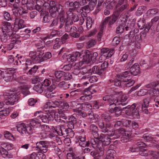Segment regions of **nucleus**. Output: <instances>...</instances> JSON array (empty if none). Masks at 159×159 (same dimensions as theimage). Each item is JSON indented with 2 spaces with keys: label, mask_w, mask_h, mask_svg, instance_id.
<instances>
[{
  "label": "nucleus",
  "mask_w": 159,
  "mask_h": 159,
  "mask_svg": "<svg viewBox=\"0 0 159 159\" xmlns=\"http://www.w3.org/2000/svg\"><path fill=\"white\" fill-rule=\"evenodd\" d=\"M28 8L27 6H20L16 11L18 14V17L20 16L24 18H26V15L28 13Z\"/></svg>",
  "instance_id": "27"
},
{
  "label": "nucleus",
  "mask_w": 159,
  "mask_h": 159,
  "mask_svg": "<svg viewBox=\"0 0 159 159\" xmlns=\"http://www.w3.org/2000/svg\"><path fill=\"white\" fill-rule=\"evenodd\" d=\"M49 9L51 16L53 17H55L57 16V13H58L56 7H52Z\"/></svg>",
  "instance_id": "52"
},
{
  "label": "nucleus",
  "mask_w": 159,
  "mask_h": 159,
  "mask_svg": "<svg viewBox=\"0 0 159 159\" xmlns=\"http://www.w3.org/2000/svg\"><path fill=\"white\" fill-rule=\"evenodd\" d=\"M15 22V24L13 29L15 32L18 31L19 30L21 29L24 27V20L20 18L16 17Z\"/></svg>",
  "instance_id": "24"
},
{
  "label": "nucleus",
  "mask_w": 159,
  "mask_h": 159,
  "mask_svg": "<svg viewBox=\"0 0 159 159\" xmlns=\"http://www.w3.org/2000/svg\"><path fill=\"white\" fill-rule=\"evenodd\" d=\"M75 112L80 116H81L83 117H86L87 115H88L89 118L92 120H94V114L92 111L90 112L86 113L85 112L83 111L80 109H78L75 110Z\"/></svg>",
  "instance_id": "28"
},
{
  "label": "nucleus",
  "mask_w": 159,
  "mask_h": 159,
  "mask_svg": "<svg viewBox=\"0 0 159 159\" xmlns=\"http://www.w3.org/2000/svg\"><path fill=\"white\" fill-rule=\"evenodd\" d=\"M114 131L112 130L111 131H108L107 133L106 134H101L100 135V145H102L103 148H100V156L103 155L104 153V150L106 146L110 144V143L109 138L107 136H114V138H117L116 134ZM117 134H118L117 133Z\"/></svg>",
  "instance_id": "3"
},
{
  "label": "nucleus",
  "mask_w": 159,
  "mask_h": 159,
  "mask_svg": "<svg viewBox=\"0 0 159 159\" xmlns=\"http://www.w3.org/2000/svg\"><path fill=\"white\" fill-rule=\"evenodd\" d=\"M90 129L93 132L94 139H92L91 143L93 148L97 150H99V138L98 133V129L95 125L92 124L90 126Z\"/></svg>",
  "instance_id": "6"
},
{
  "label": "nucleus",
  "mask_w": 159,
  "mask_h": 159,
  "mask_svg": "<svg viewBox=\"0 0 159 159\" xmlns=\"http://www.w3.org/2000/svg\"><path fill=\"white\" fill-rule=\"evenodd\" d=\"M150 88L149 93L151 97H157L159 94V91L156 90L153 87Z\"/></svg>",
  "instance_id": "49"
},
{
  "label": "nucleus",
  "mask_w": 159,
  "mask_h": 159,
  "mask_svg": "<svg viewBox=\"0 0 159 159\" xmlns=\"http://www.w3.org/2000/svg\"><path fill=\"white\" fill-rule=\"evenodd\" d=\"M102 119L106 122L109 121L111 120L110 116L106 112L102 114Z\"/></svg>",
  "instance_id": "55"
},
{
  "label": "nucleus",
  "mask_w": 159,
  "mask_h": 159,
  "mask_svg": "<svg viewBox=\"0 0 159 159\" xmlns=\"http://www.w3.org/2000/svg\"><path fill=\"white\" fill-rule=\"evenodd\" d=\"M11 42L10 43L7 44L6 46L3 47V48L2 49V45H0V49H1V51L5 53L7 51L11 50L13 48L15 43L17 44L20 42L17 39H14V38H13V39L11 41Z\"/></svg>",
  "instance_id": "19"
},
{
  "label": "nucleus",
  "mask_w": 159,
  "mask_h": 159,
  "mask_svg": "<svg viewBox=\"0 0 159 159\" xmlns=\"http://www.w3.org/2000/svg\"><path fill=\"white\" fill-rule=\"evenodd\" d=\"M108 109L110 112L115 113L116 116H118L121 114L120 107L114 106V105H110Z\"/></svg>",
  "instance_id": "32"
},
{
  "label": "nucleus",
  "mask_w": 159,
  "mask_h": 159,
  "mask_svg": "<svg viewBox=\"0 0 159 159\" xmlns=\"http://www.w3.org/2000/svg\"><path fill=\"white\" fill-rule=\"evenodd\" d=\"M44 93L45 94V96L48 98H51L54 97L55 95V93L51 91H47L46 90H44Z\"/></svg>",
  "instance_id": "59"
},
{
  "label": "nucleus",
  "mask_w": 159,
  "mask_h": 159,
  "mask_svg": "<svg viewBox=\"0 0 159 159\" xmlns=\"http://www.w3.org/2000/svg\"><path fill=\"white\" fill-rule=\"evenodd\" d=\"M43 56L40 58V62L47 60L48 59H50L52 57V53L48 52L45 53L43 52Z\"/></svg>",
  "instance_id": "45"
},
{
  "label": "nucleus",
  "mask_w": 159,
  "mask_h": 159,
  "mask_svg": "<svg viewBox=\"0 0 159 159\" xmlns=\"http://www.w3.org/2000/svg\"><path fill=\"white\" fill-rule=\"evenodd\" d=\"M55 7H56V8H57V11L59 14L58 17L60 20L61 17L66 16V15L65 14L64 11L63 9L62 6L60 4H57Z\"/></svg>",
  "instance_id": "36"
},
{
  "label": "nucleus",
  "mask_w": 159,
  "mask_h": 159,
  "mask_svg": "<svg viewBox=\"0 0 159 159\" xmlns=\"http://www.w3.org/2000/svg\"><path fill=\"white\" fill-rule=\"evenodd\" d=\"M129 71H126L121 73L119 77L122 81L124 82V85L127 87H130L133 85L135 83V81L131 79Z\"/></svg>",
  "instance_id": "7"
},
{
  "label": "nucleus",
  "mask_w": 159,
  "mask_h": 159,
  "mask_svg": "<svg viewBox=\"0 0 159 159\" xmlns=\"http://www.w3.org/2000/svg\"><path fill=\"white\" fill-rule=\"evenodd\" d=\"M32 83L34 84V89L39 93H42V89L41 88V82L39 81V78L38 76L34 77L32 80Z\"/></svg>",
  "instance_id": "21"
},
{
  "label": "nucleus",
  "mask_w": 159,
  "mask_h": 159,
  "mask_svg": "<svg viewBox=\"0 0 159 159\" xmlns=\"http://www.w3.org/2000/svg\"><path fill=\"white\" fill-rule=\"evenodd\" d=\"M29 68H30V69L27 73V74L29 76H31L32 75H34L35 74L39 69V67L38 66L35 65L30 67L28 68V69Z\"/></svg>",
  "instance_id": "41"
},
{
  "label": "nucleus",
  "mask_w": 159,
  "mask_h": 159,
  "mask_svg": "<svg viewBox=\"0 0 159 159\" xmlns=\"http://www.w3.org/2000/svg\"><path fill=\"white\" fill-rule=\"evenodd\" d=\"M98 53L94 52L93 54L89 50L85 51V55H82L78 52L73 53L71 54H69L67 56V60L68 61L73 62L77 60L80 61L79 63L80 66L86 64H92L94 63L96 60Z\"/></svg>",
  "instance_id": "2"
},
{
  "label": "nucleus",
  "mask_w": 159,
  "mask_h": 159,
  "mask_svg": "<svg viewBox=\"0 0 159 159\" xmlns=\"http://www.w3.org/2000/svg\"><path fill=\"white\" fill-rule=\"evenodd\" d=\"M118 17L112 15L111 18L110 17L106 18L101 25V28L100 29V39L101 38V32H103V30L106 28L107 22L109 21V25H111L114 23L117 19Z\"/></svg>",
  "instance_id": "15"
},
{
  "label": "nucleus",
  "mask_w": 159,
  "mask_h": 159,
  "mask_svg": "<svg viewBox=\"0 0 159 159\" xmlns=\"http://www.w3.org/2000/svg\"><path fill=\"white\" fill-rule=\"evenodd\" d=\"M143 138L148 142L154 143L157 142L159 143L158 141L155 140V138L153 137L152 136L148 134H144L143 136Z\"/></svg>",
  "instance_id": "40"
},
{
  "label": "nucleus",
  "mask_w": 159,
  "mask_h": 159,
  "mask_svg": "<svg viewBox=\"0 0 159 159\" xmlns=\"http://www.w3.org/2000/svg\"><path fill=\"white\" fill-rule=\"evenodd\" d=\"M136 104L134 103L131 106L128 105L124 107L123 110L125 111V113L129 116H132L133 118H135L139 116L138 111L135 108Z\"/></svg>",
  "instance_id": "10"
},
{
  "label": "nucleus",
  "mask_w": 159,
  "mask_h": 159,
  "mask_svg": "<svg viewBox=\"0 0 159 159\" xmlns=\"http://www.w3.org/2000/svg\"><path fill=\"white\" fill-rule=\"evenodd\" d=\"M59 103L60 102L57 101L48 102L44 106L43 110L47 112H55L57 108L59 105Z\"/></svg>",
  "instance_id": "11"
},
{
  "label": "nucleus",
  "mask_w": 159,
  "mask_h": 159,
  "mask_svg": "<svg viewBox=\"0 0 159 159\" xmlns=\"http://www.w3.org/2000/svg\"><path fill=\"white\" fill-rule=\"evenodd\" d=\"M86 136L84 134H82L78 137V143L81 147L84 148L86 147L89 146L90 144L89 141H86Z\"/></svg>",
  "instance_id": "23"
},
{
  "label": "nucleus",
  "mask_w": 159,
  "mask_h": 159,
  "mask_svg": "<svg viewBox=\"0 0 159 159\" xmlns=\"http://www.w3.org/2000/svg\"><path fill=\"white\" fill-rule=\"evenodd\" d=\"M43 52H40L37 54L36 51H30L29 53V57L32 61L35 63H40V58L43 56Z\"/></svg>",
  "instance_id": "20"
},
{
  "label": "nucleus",
  "mask_w": 159,
  "mask_h": 159,
  "mask_svg": "<svg viewBox=\"0 0 159 159\" xmlns=\"http://www.w3.org/2000/svg\"><path fill=\"white\" fill-rule=\"evenodd\" d=\"M146 87L149 88L153 87L156 90L159 91V81L152 82L148 84L146 86Z\"/></svg>",
  "instance_id": "50"
},
{
  "label": "nucleus",
  "mask_w": 159,
  "mask_h": 159,
  "mask_svg": "<svg viewBox=\"0 0 159 159\" xmlns=\"http://www.w3.org/2000/svg\"><path fill=\"white\" fill-rule=\"evenodd\" d=\"M1 148H5L6 150H10L13 148V145L9 143H2L1 144Z\"/></svg>",
  "instance_id": "51"
},
{
  "label": "nucleus",
  "mask_w": 159,
  "mask_h": 159,
  "mask_svg": "<svg viewBox=\"0 0 159 159\" xmlns=\"http://www.w3.org/2000/svg\"><path fill=\"white\" fill-rule=\"evenodd\" d=\"M45 2V10H48L50 8L52 7H55L56 5V2L54 1H50L49 0H43Z\"/></svg>",
  "instance_id": "34"
},
{
  "label": "nucleus",
  "mask_w": 159,
  "mask_h": 159,
  "mask_svg": "<svg viewBox=\"0 0 159 159\" xmlns=\"http://www.w3.org/2000/svg\"><path fill=\"white\" fill-rule=\"evenodd\" d=\"M66 14V16L73 21V22H77L79 20L80 18L78 15L75 13H73L71 11H67Z\"/></svg>",
  "instance_id": "30"
},
{
  "label": "nucleus",
  "mask_w": 159,
  "mask_h": 159,
  "mask_svg": "<svg viewBox=\"0 0 159 159\" xmlns=\"http://www.w3.org/2000/svg\"><path fill=\"white\" fill-rule=\"evenodd\" d=\"M51 128L52 131L53 133H56L58 135L64 137L68 136H71V137H73L75 134L72 130L65 128L63 125L51 127Z\"/></svg>",
  "instance_id": "4"
},
{
  "label": "nucleus",
  "mask_w": 159,
  "mask_h": 159,
  "mask_svg": "<svg viewBox=\"0 0 159 159\" xmlns=\"http://www.w3.org/2000/svg\"><path fill=\"white\" fill-rule=\"evenodd\" d=\"M13 27L11 25V23L8 22H5L2 26V31L3 33H6L9 36H12L15 32L13 29Z\"/></svg>",
  "instance_id": "14"
},
{
  "label": "nucleus",
  "mask_w": 159,
  "mask_h": 159,
  "mask_svg": "<svg viewBox=\"0 0 159 159\" xmlns=\"http://www.w3.org/2000/svg\"><path fill=\"white\" fill-rule=\"evenodd\" d=\"M50 80L49 79H45L43 81L41 82V84L42 85H41L40 87L42 89V93L44 91V90H46V89L51 84Z\"/></svg>",
  "instance_id": "38"
},
{
  "label": "nucleus",
  "mask_w": 159,
  "mask_h": 159,
  "mask_svg": "<svg viewBox=\"0 0 159 159\" xmlns=\"http://www.w3.org/2000/svg\"><path fill=\"white\" fill-rule=\"evenodd\" d=\"M96 3V0L89 2V5L83 7L81 8L79 11V13H80L81 16L86 17L87 13H89L90 11L93 10Z\"/></svg>",
  "instance_id": "12"
},
{
  "label": "nucleus",
  "mask_w": 159,
  "mask_h": 159,
  "mask_svg": "<svg viewBox=\"0 0 159 159\" xmlns=\"http://www.w3.org/2000/svg\"><path fill=\"white\" fill-rule=\"evenodd\" d=\"M49 143L46 141H41L38 142L36 143V148L39 149L40 151L43 153H46L48 151Z\"/></svg>",
  "instance_id": "17"
},
{
  "label": "nucleus",
  "mask_w": 159,
  "mask_h": 159,
  "mask_svg": "<svg viewBox=\"0 0 159 159\" xmlns=\"http://www.w3.org/2000/svg\"><path fill=\"white\" fill-rule=\"evenodd\" d=\"M130 72L131 75L134 76L137 75L140 73V68L137 63L134 64L130 69Z\"/></svg>",
  "instance_id": "31"
},
{
  "label": "nucleus",
  "mask_w": 159,
  "mask_h": 159,
  "mask_svg": "<svg viewBox=\"0 0 159 159\" xmlns=\"http://www.w3.org/2000/svg\"><path fill=\"white\" fill-rule=\"evenodd\" d=\"M10 2L8 3L9 6L12 8V11L13 14L16 17H18V14L16 11L20 7V0H7Z\"/></svg>",
  "instance_id": "16"
},
{
  "label": "nucleus",
  "mask_w": 159,
  "mask_h": 159,
  "mask_svg": "<svg viewBox=\"0 0 159 159\" xmlns=\"http://www.w3.org/2000/svg\"><path fill=\"white\" fill-rule=\"evenodd\" d=\"M77 121L76 119L74 116L72 115L71 116L68 117V119L66 121H64L65 123L68 122L67 126L69 129L72 130L74 129V126L77 123Z\"/></svg>",
  "instance_id": "26"
},
{
  "label": "nucleus",
  "mask_w": 159,
  "mask_h": 159,
  "mask_svg": "<svg viewBox=\"0 0 159 159\" xmlns=\"http://www.w3.org/2000/svg\"><path fill=\"white\" fill-rule=\"evenodd\" d=\"M60 24L59 26L60 29H61L64 25L65 23V28L66 31L67 32H71L74 31H76L77 29L76 27L72 25L73 21L70 20L67 16L61 17L60 20Z\"/></svg>",
  "instance_id": "5"
},
{
  "label": "nucleus",
  "mask_w": 159,
  "mask_h": 159,
  "mask_svg": "<svg viewBox=\"0 0 159 159\" xmlns=\"http://www.w3.org/2000/svg\"><path fill=\"white\" fill-rule=\"evenodd\" d=\"M114 152V150L113 149H109L107 151V158L108 159H114L113 153Z\"/></svg>",
  "instance_id": "60"
},
{
  "label": "nucleus",
  "mask_w": 159,
  "mask_h": 159,
  "mask_svg": "<svg viewBox=\"0 0 159 159\" xmlns=\"http://www.w3.org/2000/svg\"><path fill=\"white\" fill-rule=\"evenodd\" d=\"M78 109L80 110L81 108ZM81 109L83 111H88V112H90V111H92V106L91 104L89 103H84L82 104Z\"/></svg>",
  "instance_id": "39"
},
{
  "label": "nucleus",
  "mask_w": 159,
  "mask_h": 159,
  "mask_svg": "<svg viewBox=\"0 0 159 159\" xmlns=\"http://www.w3.org/2000/svg\"><path fill=\"white\" fill-rule=\"evenodd\" d=\"M118 134H117V138H118L122 135L121 138V141L123 143H126L130 139L131 133L129 131H125L123 128H120L118 131Z\"/></svg>",
  "instance_id": "13"
},
{
  "label": "nucleus",
  "mask_w": 159,
  "mask_h": 159,
  "mask_svg": "<svg viewBox=\"0 0 159 159\" xmlns=\"http://www.w3.org/2000/svg\"><path fill=\"white\" fill-rule=\"evenodd\" d=\"M14 70H9L7 73L4 75V72L0 70V79L6 81H11L13 78Z\"/></svg>",
  "instance_id": "18"
},
{
  "label": "nucleus",
  "mask_w": 159,
  "mask_h": 159,
  "mask_svg": "<svg viewBox=\"0 0 159 159\" xmlns=\"http://www.w3.org/2000/svg\"><path fill=\"white\" fill-rule=\"evenodd\" d=\"M108 102L110 105H114V106H115L116 105H118V100L116 98H115L114 97L110 95Z\"/></svg>",
  "instance_id": "47"
},
{
  "label": "nucleus",
  "mask_w": 159,
  "mask_h": 159,
  "mask_svg": "<svg viewBox=\"0 0 159 159\" xmlns=\"http://www.w3.org/2000/svg\"><path fill=\"white\" fill-rule=\"evenodd\" d=\"M30 147V145L28 143L22 144L19 148L18 151H25L27 150Z\"/></svg>",
  "instance_id": "61"
},
{
  "label": "nucleus",
  "mask_w": 159,
  "mask_h": 159,
  "mask_svg": "<svg viewBox=\"0 0 159 159\" xmlns=\"http://www.w3.org/2000/svg\"><path fill=\"white\" fill-rule=\"evenodd\" d=\"M86 27L88 29H90L92 27L93 23L92 18L89 16L86 17Z\"/></svg>",
  "instance_id": "56"
},
{
  "label": "nucleus",
  "mask_w": 159,
  "mask_h": 159,
  "mask_svg": "<svg viewBox=\"0 0 159 159\" xmlns=\"http://www.w3.org/2000/svg\"><path fill=\"white\" fill-rule=\"evenodd\" d=\"M70 84L64 81L60 82L57 85V87L61 90H66L70 88Z\"/></svg>",
  "instance_id": "37"
},
{
  "label": "nucleus",
  "mask_w": 159,
  "mask_h": 159,
  "mask_svg": "<svg viewBox=\"0 0 159 159\" xmlns=\"http://www.w3.org/2000/svg\"><path fill=\"white\" fill-rule=\"evenodd\" d=\"M89 72L90 73L92 72L94 74H97L99 75V67L98 66H94L92 69L91 70L90 69Z\"/></svg>",
  "instance_id": "64"
},
{
  "label": "nucleus",
  "mask_w": 159,
  "mask_h": 159,
  "mask_svg": "<svg viewBox=\"0 0 159 159\" xmlns=\"http://www.w3.org/2000/svg\"><path fill=\"white\" fill-rule=\"evenodd\" d=\"M29 126H30L34 130V127H37L40 126V122L38 119H31L30 122Z\"/></svg>",
  "instance_id": "42"
},
{
  "label": "nucleus",
  "mask_w": 159,
  "mask_h": 159,
  "mask_svg": "<svg viewBox=\"0 0 159 159\" xmlns=\"http://www.w3.org/2000/svg\"><path fill=\"white\" fill-rule=\"evenodd\" d=\"M72 67V65L70 64L61 65L60 66L61 69L63 71H69L70 70Z\"/></svg>",
  "instance_id": "58"
},
{
  "label": "nucleus",
  "mask_w": 159,
  "mask_h": 159,
  "mask_svg": "<svg viewBox=\"0 0 159 159\" xmlns=\"http://www.w3.org/2000/svg\"><path fill=\"white\" fill-rule=\"evenodd\" d=\"M110 81L111 84L116 86H119L121 85H124V82H122L120 77H118V79H116L114 80L111 79Z\"/></svg>",
  "instance_id": "48"
},
{
  "label": "nucleus",
  "mask_w": 159,
  "mask_h": 159,
  "mask_svg": "<svg viewBox=\"0 0 159 159\" xmlns=\"http://www.w3.org/2000/svg\"><path fill=\"white\" fill-rule=\"evenodd\" d=\"M4 134L5 137L9 140H12L14 139L12 134L8 131H5Z\"/></svg>",
  "instance_id": "62"
},
{
  "label": "nucleus",
  "mask_w": 159,
  "mask_h": 159,
  "mask_svg": "<svg viewBox=\"0 0 159 159\" xmlns=\"http://www.w3.org/2000/svg\"><path fill=\"white\" fill-rule=\"evenodd\" d=\"M32 60H31L30 58H27L26 61L25 65L26 68L28 69V68L34 65H35L34 64V62L32 61Z\"/></svg>",
  "instance_id": "63"
},
{
  "label": "nucleus",
  "mask_w": 159,
  "mask_h": 159,
  "mask_svg": "<svg viewBox=\"0 0 159 159\" xmlns=\"http://www.w3.org/2000/svg\"><path fill=\"white\" fill-rule=\"evenodd\" d=\"M93 86L91 85L88 88L85 89L84 90V92L83 93L84 96H82L80 97L81 100L86 101L92 99V96L91 95L92 92L91 88Z\"/></svg>",
  "instance_id": "22"
},
{
  "label": "nucleus",
  "mask_w": 159,
  "mask_h": 159,
  "mask_svg": "<svg viewBox=\"0 0 159 159\" xmlns=\"http://www.w3.org/2000/svg\"><path fill=\"white\" fill-rule=\"evenodd\" d=\"M146 7L144 6H142L139 7L136 12L137 15L138 16H141L146 10Z\"/></svg>",
  "instance_id": "57"
},
{
  "label": "nucleus",
  "mask_w": 159,
  "mask_h": 159,
  "mask_svg": "<svg viewBox=\"0 0 159 159\" xmlns=\"http://www.w3.org/2000/svg\"><path fill=\"white\" fill-rule=\"evenodd\" d=\"M64 72L63 71H57L54 73L55 78L54 76H49V79L52 80L53 83H56V82H58L61 78L63 77Z\"/></svg>",
  "instance_id": "25"
},
{
  "label": "nucleus",
  "mask_w": 159,
  "mask_h": 159,
  "mask_svg": "<svg viewBox=\"0 0 159 159\" xmlns=\"http://www.w3.org/2000/svg\"><path fill=\"white\" fill-rule=\"evenodd\" d=\"M127 98L128 97L126 95L124 94L122 95L120 98L118 100V105H121L123 106L125 105L128 103V102L127 101Z\"/></svg>",
  "instance_id": "46"
},
{
  "label": "nucleus",
  "mask_w": 159,
  "mask_h": 159,
  "mask_svg": "<svg viewBox=\"0 0 159 159\" xmlns=\"http://www.w3.org/2000/svg\"><path fill=\"white\" fill-rule=\"evenodd\" d=\"M45 2L43 0H36L35 5L36 10L39 12L43 11L45 10Z\"/></svg>",
  "instance_id": "29"
},
{
  "label": "nucleus",
  "mask_w": 159,
  "mask_h": 159,
  "mask_svg": "<svg viewBox=\"0 0 159 159\" xmlns=\"http://www.w3.org/2000/svg\"><path fill=\"white\" fill-rule=\"evenodd\" d=\"M53 114L51 113H43L41 111H36L34 113V116L40 119L42 122L45 123H48L53 120Z\"/></svg>",
  "instance_id": "8"
},
{
  "label": "nucleus",
  "mask_w": 159,
  "mask_h": 159,
  "mask_svg": "<svg viewBox=\"0 0 159 159\" xmlns=\"http://www.w3.org/2000/svg\"><path fill=\"white\" fill-rule=\"evenodd\" d=\"M1 149V156H2L4 158H10L12 157L10 153H9L7 150L5 148H1L0 147Z\"/></svg>",
  "instance_id": "43"
},
{
  "label": "nucleus",
  "mask_w": 159,
  "mask_h": 159,
  "mask_svg": "<svg viewBox=\"0 0 159 159\" xmlns=\"http://www.w3.org/2000/svg\"><path fill=\"white\" fill-rule=\"evenodd\" d=\"M9 113L10 110L8 108L0 111V118H2L3 117L7 116Z\"/></svg>",
  "instance_id": "53"
},
{
  "label": "nucleus",
  "mask_w": 159,
  "mask_h": 159,
  "mask_svg": "<svg viewBox=\"0 0 159 159\" xmlns=\"http://www.w3.org/2000/svg\"><path fill=\"white\" fill-rule=\"evenodd\" d=\"M18 131L22 135L28 136L34 132V129L29 125H26L24 123H21L17 126Z\"/></svg>",
  "instance_id": "9"
},
{
  "label": "nucleus",
  "mask_w": 159,
  "mask_h": 159,
  "mask_svg": "<svg viewBox=\"0 0 159 159\" xmlns=\"http://www.w3.org/2000/svg\"><path fill=\"white\" fill-rule=\"evenodd\" d=\"M30 93L28 85H24L20 86L17 91L11 93L4 94L1 96V98H4V102L6 105H12L18 101L21 96V94L23 95L24 97H25Z\"/></svg>",
  "instance_id": "1"
},
{
  "label": "nucleus",
  "mask_w": 159,
  "mask_h": 159,
  "mask_svg": "<svg viewBox=\"0 0 159 159\" xmlns=\"http://www.w3.org/2000/svg\"><path fill=\"white\" fill-rule=\"evenodd\" d=\"M43 152H39L37 153L34 152L32 153L35 154V156H34L35 159H36V157H37L39 159H45L46 156Z\"/></svg>",
  "instance_id": "54"
},
{
  "label": "nucleus",
  "mask_w": 159,
  "mask_h": 159,
  "mask_svg": "<svg viewBox=\"0 0 159 159\" xmlns=\"http://www.w3.org/2000/svg\"><path fill=\"white\" fill-rule=\"evenodd\" d=\"M50 24L49 27L50 28L53 29H57L58 30L60 29L59 28L60 23H59V19L57 18H54L51 20L50 22Z\"/></svg>",
  "instance_id": "33"
},
{
  "label": "nucleus",
  "mask_w": 159,
  "mask_h": 159,
  "mask_svg": "<svg viewBox=\"0 0 159 159\" xmlns=\"http://www.w3.org/2000/svg\"><path fill=\"white\" fill-rule=\"evenodd\" d=\"M108 66L107 62L105 61L101 64V68L100 69V77L103 78L105 77V69Z\"/></svg>",
  "instance_id": "35"
},
{
  "label": "nucleus",
  "mask_w": 159,
  "mask_h": 159,
  "mask_svg": "<svg viewBox=\"0 0 159 159\" xmlns=\"http://www.w3.org/2000/svg\"><path fill=\"white\" fill-rule=\"evenodd\" d=\"M12 36H9L6 33H3L1 36V41L2 43L9 42ZM13 38H14V37Z\"/></svg>",
  "instance_id": "44"
}]
</instances>
